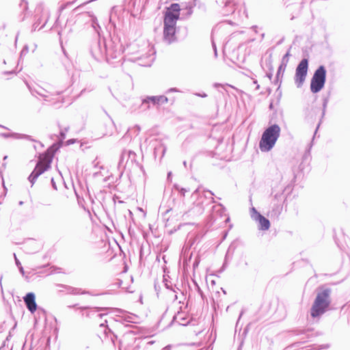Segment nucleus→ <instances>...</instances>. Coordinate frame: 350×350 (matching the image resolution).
Instances as JSON below:
<instances>
[{"mask_svg": "<svg viewBox=\"0 0 350 350\" xmlns=\"http://www.w3.org/2000/svg\"><path fill=\"white\" fill-rule=\"evenodd\" d=\"M24 301L27 308L31 312H34L37 310V304L36 303V297L33 293H28L24 297Z\"/></svg>", "mask_w": 350, "mask_h": 350, "instance_id": "8", "label": "nucleus"}, {"mask_svg": "<svg viewBox=\"0 0 350 350\" xmlns=\"http://www.w3.org/2000/svg\"><path fill=\"white\" fill-rule=\"evenodd\" d=\"M145 101H151L153 104H163L167 102V98L165 96L148 97Z\"/></svg>", "mask_w": 350, "mask_h": 350, "instance_id": "10", "label": "nucleus"}, {"mask_svg": "<svg viewBox=\"0 0 350 350\" xmlns=\"http://www.w3.org/2000/svg\"><path fill=\"white\" fill-rule=\"evenodd\" d=\"M284 69H285V66H283V65H281L278 68V74H279L282 71V70H284Z\"/></svg>", "mask_w": 350, "mask_h": 350, "instance_id": "11", "label": "nucleus"}, {"mask_svg": "<svg viewBox=\"0 0 350 350\" xmlns=\"http://www.w3.org/2000/svg\"><path fill=\"white\" fill-rule=\"evenodd\" d=\"M176 26L163 25V38L165 42L171 44L176 41Z\"/></svg>", "mask_w": 350, "mask_h": 350, "instance_id": "7", "label": "nucleus"}, {"mask_svg": "<svg viewBox=\"0 0 350 350\" xmlns=\"http://www.w3.org/2000/svg\"><path fill=\"white\" fill-rule=\"evenodd\" d=\"M211 282L212 285L215 284V281L213 280H211Z\"/></svg>", "mask_w": 350, "mask_h": 350, "instance_id": "12", "label": "nucleus"}, {"mask_svg": "<svg viewBox=\"0 0 350 350\" xmlns=\"http://www.w3.org/2000/svg\"><path fill=\"white\" fill-rule=\"evenodd\" d=\"M280 131V127L278 124L271 125L265 130L259 142V148L262 152H268L275 146Z\"/></svg>", "mask_w": 350, "mask_h": 350, "instance_id": "1", "label": "nucleus"}, {"mask_svg": "<svg viewBox=\"0 0 350 350\" xmlns=\"http://www.w3.org/2000/svg\"><path fill=\"white\" fill-rule=\"evenodd\" d=\"M329 289H324L319 293L311 308V316L317 317L323 314L329 305Z\"/></svg>", "mask_w": 350, "mask_h": 350, "instance_id": "2", "label": "nucleus"}, {"mask_svg": "<svg viewBox=\"0 0 350 350\" xmlns=\"http://www.w3.org/2000/svg\"><path fill=\"white\" fill-rule=\"evenodd\" d=\"M180 7L178 3H172L166 8L164 14L163 25L176 26V23L180 18Z\"/></svg>", "mask_w": 350, "mask_h": 350, "instance_id": "4", "label": "nucleus"}, {"mask_svg": "<svg viewBox=\"0 0 350 350\" xmlns=\"http://www.w3.org/2000/svg\"><path fill=\"white\" fill-rule=\"evenodd\" d=\"M326 79V70L323 66H319L314 72L310 81V90L312 93L320 92L324 87Z\"/></svg>", "mask_w": 350, "mask_h": 350, "instance_id": "3", "label": "nucleus"}, {"mask_svg": "<svg viewBox=\"0 0 350 350\" xmlns=\"http://www.w3.org/2000/svg\"><path fill=\"white\" fill-rule=\"evenodd\" d=\"M256 220L258 221L260 224V229L262 230H267L270 227L269 221L265 218L264 216L260 215L259 213L256 212Z\"/></svg>", "mask_w": 350, "mask_h": 350, "instance_id": "9", "label": "nucleus"}, {"mask_svg": "<svg viewBox=\"0 0 350 350\" xmlns=\"http://www.w3.org/2000/svg\"><path fill=\"white\" fill-rule=\"evenodd\" d=\"M53 157L49 152H44L39 156L38 163L32 172L34 178L46 172L51 166Z\"/></svg>", "mask_w": 350, "mask_h": 350, "instance_id": "5", "label": "nucleus"}, {"mask_svg": "<svg viewBox=\"0 0 350 350\" xmlns=\"http://www.w3.org/2000/svg\"><path fill=\"white\" fill-rule=\"evenodd\" d=\"M308 70V61L307 59H302L298 64L295 75V82L297 87H301L307 76Z\"/></svg>", "mask_w": 350, "mask_h": 350, "instance_id": "6", "label": "nucleus"}]
</instances>
